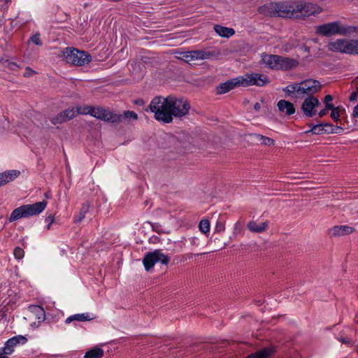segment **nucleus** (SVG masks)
Returning <instances> with one entry per match:
<instances>
[{
    "instance_id": "obj_1",
    "label": "nucleus",
    "mask_w": 358,
    "mask_h": 358,
    "mask_svg": "<svg viewBox=\"0 0 358 358\" xmlns=\"http://www.w3.org/2000/svg\"><path fill=\"white\" fill-rule=\"evenodd\" d=\"M277 17L289 18H304L319 14L322 8L316 4L303 1L292 3H277Z\"/></svg>"
},
{
    "instance_id": "obj_2",
    "label": "nucleus",
    "mask_w": 358,
    "mask_h": 358,
    "mask_svg": "<svg viewBox=\"0 0 358 358\" xmlns=\"http://www.w3.org/2000/svg\"><path fill=\"white\" fill-rule=\"evenodd\" d=\"M268 81V78L266 76L254 73L231 78L220 83L217 90H232L238 87H246L252 85L262 87Z\"/></svg>"
},
{
    "instance_id": "obj_3",
    "label": "nucleus",
    "mask_w": 358,
    "mask_h": 358,
    "mask_svg": "<svg viewBox=\"0 0 358 358\" xmlns=\"http://www.w3.org/2000/svg\"><path fill=\"white\" fill-rule=\"evenodd\" d=\"M357 28L355 26L345 25L339 21H334L316 27L315 31L322 36H351L357 31Z\"/></svg>"
},
{
    "instance_id": "obj_4",
    "label": "nucleus",
    "mask_w": 358,
    "mask_h": 358,
    "mask_svg": "<svg viewBox=\"0 0 358 358\" xmlns=\"http://www.w3.org/2000/svg\"><path fill=\"white\" fill-rule=\"evenodd\" d=\"M150 109L155 114L157 120L170 123L173 118L170 115L169 108V96L166 98L162 96H157L154 98L150 106Z\"/></svg>"
},
{
    "instance_id": "obj_5",
    "label": "nucleus",
    "mask_w": 358,
    "mask_h": 358,
    "mask_svg": "<svg viewBox=\"0 0 358 358\" xmlns=\"http://www.w3.org/2000/svg\"><path fill=\"white\" fill-rule=\"evenodd\" d=\"M261 62L265 67L276 70H289L297 66V62L287 57L276 55L263 53L261 56Z\"/></svg>"
},
{
    "instance_id": "obj_6",
    "label": "nucleus",
    "mask_w": 358,
    "mask_h": 358,
    "mask_svg": "<svg viewBox=\"0 0 358 358\" xmlns=\"http://www.w3.org/2000/svg\"><path fill=\"white\" fill-rule=\"evenodd\" d=\"M47 206L45 201L36 202L33 204L21 206L15 208L10 214L9 221L15 222L20 218L34 216L42 213Z\"/></svg>"
},
{
    "instance_id": "obj_7",
    "label": "nucleus",
    "mask_w": 358,
    "mask_h": 358,
    "mask_svg": "<svg viewBox=\"0 0 358 358\" xmlns=\"http://www.w3.org/2000/svg\"><path fill=\"white\" fill-rule=\"evenodd\" d=\"M59 56L67 63L75 66H84L90 63L92 59L91 56L86 52L69 47L62 50Z\"/></svg>"
},
{
    "instance_id": "obj_8",
    "label": "nucleus",
    "mask_w": 358,
    "mask_h": 358,
    "mask_svg": "<svg viewBox=\"0 0 358 358\" xmlns=\"http://www.w3.org/2000/svg\"><path fill=\"white\" fill-rule=\"evenodd\" d=\"M331 51L341 52L346 54H358V40L338 38L327 45Z\"/></svg>"
},
{
    "instance_id": "obj_9",
    "label": "nucleus",
    "mask_w": 358,
    "mask_h": 358,
    "mask_svg": "<svg viewBox=\"0 0 358 358\" xmlns=\"http://www.w3.org/2000/svg\"><path fill=\"white\" fill-rule=\"evenodd\" d=\"M169 108L172 118L173 116L180 117L188 113L190 104L185 98L169 96Z\"/></svg>"
},
{
    "instance_id": "obj_10",
    "label": "nucleus",
    "mask_w": 358,
    "mask_h": 358,
    "mask_svg": "<svg viewBox=\"0 0 358 358\" xmlns=\"http://www.w3.org/2000/svg\"><path fill=\"white\" fill-rule=\"evenodd\" d=\"M169 258L165 255L161 250H155L153 252H148L143 259V263L147 271H150L155 264L161 262L163 264L169 263Z\"/></svg>"
},
{
    "instance_id": "obj_11",
    "label": "nucleus",
    "mask_w": 358,
    "mask_h": 358,
    "mask_svg": "<svg viewBox=\"0 0 358 358\" xmlns=\"http://www.w3.org/2000/svg\"><path fill=\"white\" fill-rule=\"evenodd\" d=\"M320 105L317 98L313 96H306L302 104L301 110L305 117H312L317 113V108Z\"/></svg>"
},
{
    "instance_id": "obj_12",
    "label": "nucleus",
    "mask_w": 358,
    "mask_h": 358,
    "mask_svg": "<svg viewBox=\"0 0 358 358\" xmlns=\"http://www.w3.org/2000/svg\"><path fill=\"white\" fill-rule=\"evenodd\" d=\"M325 84L313 79H307L301 83H294L287 87L286 90H319L325 87Z\"/></svg>"
},
{
    "instance_id": "obj_13",
    "label": "nucleus",
    "mask_w": 358,
    "mask_h": 358,
    "mask_svg": "<svg viewBox=\"0 0 358 358\" xmlns=\"http://www.w3.org/2000/svg\"><path fill=\"white\" fill-rule=\"evenodd\" d=\"M91 116L105 122L114 123L117 121L115 113L101 106H93Z\"/></svg>"
},
{
    "instance_id": "obj_14",
    "label": "nucleus",
    "mask_w": 358,
    "mask_h": 358,
    "mask_svg": "<svg viewBox=\"0 0 358 358\" xmlns=\"http://www.w3.org/2000/svg\"><path fill=\"white\" fill-rule=\"evenodd\" d=\"M27 341V339L22 336H14L6 342L4 347L1 348V351L8 356L14 352L15 347L18 344H24Z\"/></svg>"
},
{
    "instance_id": "obj_15",
    "label": "nucleus",
    "mask_w": 358,
    "mask_h": 358,
    "mask_svg": "<svg viewBox=\"0 0 358 358\" xmlns=\"http://www.w3.org/2000/svg\"><path fill=\"white\" fill-rule=\"evenodd\" d=\"M76 117V110L74 108H67L59 113L55 117L50 119L53 124H59L72 120Z\"/></svg>"
},
{
    "instance_id": "obj_16",
    "label": "nucleus",
    "mask_w": 358,
    "mask_h": 358,
    "mask_svg": "<svg viewBox=\"0 0 358 358\" xmlns=\"http://www.w3.org/2000/svg\"><path fill=\"white\" fill-rule=\"evenodd\" d=\"M117 117V121H114V123L126 122L131 123L133 121L138 120V115L131 110H125L122 114H115Z\"/></svg>"
},
{
    "instance_id": "obj_17",
    "label": "nucleus",
    "mask_w": 358,
    "mask_h": 358,
    "mask_svg": "<svg viewBox=\"0 0 358 358\" xmlns=\"http://www.w3.org/2000/svg\"><path fill=\"white\" fill-rule=\"evenodd\" d=\"M353 231V228L348 226H335L329 230V234L331 236H340L350 234Z\"/></svg>"
},
{
    "instance_id": "obj_18",
    "label": "nucleus",
    "mask_w": 358,
    "mask_h": 358,
    "mask_svg": "<svg viewBox=\"0 0 358 358\" xmlns=\"http://www.w3.org/2000/svg\"><path fill=\"white\" fill-rule=\"evenodd\" d=\"M20 175L17 170H9L0 173V186L14 180Z\"/></svg>"
},
{
    "instance_id": "obj_19",
    "label": "nucleus",
    "mask_w": 358,
    "mask_h": 358,
    "mask_svg": "<svg viewBox=\"0 0 358 358\" xmlns=\"http://www.w3.org/2000/svg\"><path fill=\"white\" fill-rule=\"evenodd\" d=\"M277 106L280 112L287 115H291L295 113V108L291 102L286 100H280L278 102Z\"/></svg>"
},
{
    "instance_id": "obj_20",
    "label": "nucleus",
    "mask_w": 358,
    "mask_h": 358,
    "mask_svg": "<svg viewBox=\"0 0 358 358\" xmlns=\"http://www.w3.org/2000/svg\"><path fill=\"white\" fill-rule=\"evenodd\" d=\"M277 3H270L259 8V12L266 16L277 17Z\"/></svg>"
},
{
    "instance_id": "obj_21",
    "label": "nucleus",
    "mask_w": 358,
    "mask_h": 358,
    "mask_svg": "<svg viewBox=\"0 0 358 358\" xmlns=\"http://www.w3.org/2000/svg\"><path fill=\"white\" fill-rule=\"evenodd\" d=\"M93 318L91 317L90 314L89 313H78L70 315L68 317L66 320V324H70L71 322L73 321H78V322H86L90 321L92 320Z\"/></svg>"
},
{
    "instance_id": "obj_22",
    "label": "nucleus",
    "mask_w": 358,
    "mask_h": 358,
    "mask_svg": "<svg viewBox=\"0 0 358 358\" xmlns=\"http://www.w3.org/2000/svg\"><path fill=\"white\" fill-rule=\"evenodd\" d=\"M247 227L252 232L262 233L267 229L268 222H264L258 224L255 221H250L247 224Z\"/></svg>"
},
{
    "instance_id": "obj_23",
    "label": "nucleus",
    "mask_w": 358,
    "mask_h": 358,
    "mask_svg": "<svg viewBox=\"0 0 358 358\" xmlns=\"http://www.w3.org/2000/svg\"><path fill=\"white\" fill-rule=\"evenodd\" d=\"M214 30L219 36L222 37L229 38L235 34V31L233 29L220 25H215Z\"/></svg>"
},
{
    "instance_id": "obj_24",
    "label": "nucleus",
    "mask_w": 358,
    "mask_h": 358,
    "mask_svg": "<svg viewBox=\"0 0 358 358\" xmlns=\"http://www.w3.org/2000/svg\"><path fill=\"white\" fill-rule=\"evenodd\" d=\"M103 350L99 347H94L85 352L84 358H101L103 356Z\"/></svg>"
},
{
    "instance_id": "obj_25",
    "label": "nucleus",
    "mask_w": 358,
    "mask_h": 358,
    "mask_svg": "<svg viewBox=\"0 0 358 358\" xmlns=\"http://www.w3.org/2000/svg\"><path fill=\"white\" fill-rule=\"evenodd\" d=\"M192 58L194 59H206L210 58L213 54L209 52H205L203 50H193L189 51V53Z\"/></svg>"
},
{
    "instance_id": "obj_26",
    "label": "nucleus",
    "mask_w": 358,
    "mask_h": 358,
    "mask_svg": "<svg viewBox=\"0 0 358 358\" xmlns=\"http://www.w3.org/2000/svg\"><path fill=\"white\" fill-rule=\"evenodd\" d=\"M31 311L36 315V319L39 321H44L45 319V310L38 306H34L30 307Z\"/></svg>"
},
{
    "instance_id": "obj_27",
    "label": "nucleus",
    "mask_w": 358,
    "mask_h": 358,
    "mask_svg": "<svg viewBox=\"0 0 358 358\" xmlns=\"http://www.w3.org/2000/svg\"><path fill=\"white\" fill-rule=\"evenodd\" d=\"M90 205L88 203H83L79 213L74 217V222L76 223L80 222L85 217L86 213L88 212Z\"/></svg>"
},
{
    "instance_id": "obj_28",
    "label": "nucleus",
    "mask_w": 358,
    "mask_h": 358,
    "mask_svg": "<svg viewBox=\"0 0 358 358\" xmlns=\"http://www.w3.org/2000/svg\"><path fill=\"white\" fill-rule=\"evenodd\" d=\"M254 137L257 141H259L262 145L271 146L275 144V141L271 138L264 136L261 134H255Z\"/></svg>"
},
{
    "instance_id": "obj_29",
    "label": "nucleus",
    "mask_w": 358,
    "mask_h": 358,
    "mask_svg": "<svg viewBox=\"0 0 358 358\" xmlns=\"http://www.w3.org/2000/svg\"><path fill=\"white\" fill-rule=\"evenodd\" d=\"M93 106L89 105L78 106L76 108V115H92Z\"/></svg>"
},
{
    "instance_id": "obj_30",
    "label": "nucleus",
    "mask_w": 358,
    "mask_h": 358,
    "mask_svg": "<svg viewBox=\"0 0 358 358\" xmlns=\"http://www.w3.org/2000/svg\"><path fill=\"white\" fill-rule=\"evenodd\" d=\"M324 131L327 134H338L343 131V129L338 126H334L331 123L324 124Z\"/></svg>"
},
{
    "instance_id": "obj_31",
    "label": "nucleus",
    "mask_w": 358,
    "mask_h": 358,
    "mask_svg": "<svg viewBox=\"0 0 358 358\" xmlns=\"http://www.w3.org/2000/svg\"><path fill=\"white\" fill-rule=\"evenodd\" d=\"M131 68H132L131 72L134 75L135 78L137 80L141 79L143 76V73L142 71V69H141L140 65L137 64L136 63H134V64H131Z\"/></svg>"
},
{
    "instance_id": "obj_32",
    "label": "nucleus",
    "mask_w": 358,
    "mask_h": 358,
    "mask_svg": "<svg viewBox=\"0 0 358 358\" xmlns=\"http://www.w3.org/2000/svg\"><path fill=\"white\" fill-rule=\"evenodd\" d=\"M271 354L268 349L262 350L255 354L250 355L247 358H267Z\"/></svg>"
},
{
    "instance_id": "obj_33",
    "label": "nucleus",
    "mask_w": 358,
    "mask_h": 358,
    "mask_svg": "<svg viewBox=\"0 0 358 358\" xmlns=\"http://www.w3.org/2000/svg\"><path fill=\"white\" fill-rule=\"evenodd\" d=\"M199 229L203 234L210 231V222L208 220H202L199 223Z\"/></svg>"
},
{
    "instance_id": "obj_34",
    "label": "nucleus",
    "mask_w": 358,
    "mask_h": 358,
    "mask_svg": "<svg viewBox=\"0 0 358 358\" xmlns=\"http://www.w3.org/2000/svg\"><path fill=\"white\" fill-rule=\"evenodd\" d=\"M324 124H316L312 127L310 131L314 134H322L325 133V131H324Z\"/></svg>"
},
{
    "instance_id": "obj_35",
    "label": "nucleus",
    "mask_w": 358,
    "mask_h": 358,
    "mask_svg": "<svg viewBox=\"0 0 358 358\" xmlns=\"http://www.w3.org/2000/svg\"><path fill=\"white\" fill-rule=\"evenodd\" d=\"M40 36L41 35L38 32L36 33L29 38L28 43L31 42L32 43L36 45H42V42L41 41Z\"/></svg>"
},
{
    "instance_id": "obj_36",
    "label": "nucleus",
    "mask_w": 358,
    "mask_h": 358,
    "mask_svg": "<svg viewBox=\"0 0 358 358\" xmlns=\"http://www.w3.org/2000/svg\"><path fill=\"white\" fill-rule=\"evenodd\" d=\"M338 109H336L335 108V106H333V108H330V110L331 111V117L332 118V120L336 122H339L341 120H340V117L341 116V113H339L338 112Z\"/></svg>"
},
{
    "instance_id": "obj_37",
    "label": "nucleus",
    "mask_w": 358,
    "mask_h": 358,
    "mask_svg": "<svg viewBox=\"0 0 358 358\" xmlns=\"http://www.w3.org/2000/svg\"><path fill=\"white\" fill-rule=\"evenodd\" d=\"M333 99H334V98L331 95L328 94V95L325 96V97L323 100V102L325 104L326 108H333V106H334L332 103Z\"/></svg>"
},
{
    "instance_id": "obj_38",
    "label": "nucleus",
    "mask_w": 358,
    "mask_h": 358,
    "mask_svg": "<svg viewBox=\"0 0 358 358\" xmlns=\"http://www.w3.org/2000/svg\"><path fill=\"white\" fill-rule=\"evenodd\" d=\"M224 229H225L224 222H222L220 220H217L216 225H215V231L217 233H220V232L224 231Z\"/></svg>"
},
{
    "instance_id": "obj_39",
    "label": "nucleus",
    "mask_w": 358,
    "mask_h": 358,
    "mask_svg": "<svg viewBox=\"0 0 358 358\" xmlns=\"http://www.w3.org/2000/svg\"><path fill=\"white\" fill-rule=\"evenodd\" d=\"M338 341L343 343L346 344L348 346H352L355 344V342L350 338L348 337H340Z\"/></svg>"
},
{
    "instance_id": "obj_40",
    "label": "nucleus",
    "mask_w": 358,
    "mask_h": 358,
    "mask_svg": "<svg viewBox=\"0 0 358 358\" xmlns=\"http://www.w3.org/2000/svg\"><path fill=\"white\" fill-rule=\"evenodd\" d=\"M5 66L9 68L12 71H16L18 69V66L15 62L9 60H6L4 62Z\"/></svg>"
},
{
    "instance_id": "obj_41",
    "label": "nucleus",
    "mask_w": 358,
    "mask_h": 358,
    "mask_svg": "<svg viewBox=\"0 0 358 358\" xmlns=\"http://www.w3.org/2000/svg\"><path fill=\"white\" fill-rule=\"evenodd\" d=\"M14 256L16 259H20L24 257V251L20 248H16L14 250Z\"/></svg>"
},
{
    "instance_id": "obj_42",
    "label": "nucleus",
    "mask_w": 358,
    "mask_h": 358,
    "mask_svg": "<svg viewBox=\"0 0 358 358\" xmlns=\"http://www.w3.org/2000/svg\"><path fill=\"white\" fill-rule=\"evenodd\" d=\"M35 73V71L29 67H27L24 72V77H31Z\"/></svg>"
},
{
    "instance_id": "obj_43",
    "label": "nucleus",
    "mask_w": 358,
    "mask_h": 358,
    "mask_svg": "<svg viewBox=\"0 0 358 358\" xmlns=\"http://www.w3.org/2000/svg\"><path fill=\"white\" fill-rule=\"evenodd\" d=\"M46 222H48V224L47 226V229H50L51 224L55 222V217L53 215H49L46 218Z\"/></svg>"
},
{
    "instance_id": "obj_44",
    "label": "nucleus",
    "mask_w": 358,
    "mask_h": 358,
    "mask_svg": "<svg viewBox=\"0 0 358 358\" xmlns=\"http://www.w3.org/2000/svg\"><path fill=\"white\" fill-rule=\"evenodd\" d=\"M330 110V108H326V106L324 107V108L322 109L319 113H318V115L320 117H324V115H326L328 113V111Z\"/></svg>"
},
{
    "instance_id": "obj_45",
    "label": "nucleus",
    "mask_w": 358,
    "mask_h": 358,
    "mask_svg": "<svg viewBox=\"0 0 358 358\" xmlns=\"http://www.w3.org/2000/svg\"><path fill=\"white\" fill-rule=\"evenodd\" d=\"M189 52H186L183 54V58L186 62H189L192 60H194V58H192V56H190L189 54H188Z\"/></svg>"
},
{
    "instance_id": "obj_46",
    "label": "nucleus",
    "mask_w": 358,
    "mask_h": 358,
    "mask_svg": "<svg viewBox=\"0 0 358 358\" xmlns=\"http://www.w3.org/2000/svg\"><path fill=\"white\" fill-rule=\"evenodd\" d=\"M352 115L353 118L358 117V103H357V105L355 107H354Z\"/></svg>"
},
{
    "instance_id": "obj_47",
    "label": "nucleus",
    "mask_w": 358,
    "mask_h": 358,
    "mask_svg": "<svg viewBox=\"0 0 358 358\" xmlns=\"http://www.w3.org/2000/svg\"><path fill=\"white\" fill-rule=\"evenodd\" d=\"M357 98V92H354L353 93H352V94L350 95V100L353 101H355Z\"/></svg>"
},
{
    "instance_id": "obj_48",
    "label": "nucleus",
    "mask_w": 358,
    "mask_h": 358,
    "mask_svg": "<svg viewBox=\"0 0 358 358\" xmlns=\"http://www.w3.org/2000/svg\"><path fill=\"white\" fill-rule=\"evenodd\" d=\"M261 108V105L259 103H256L254 106V109L257 111L259 110Z\"/></svg>"
},
{
    "instance_id": "obj_49",
    "label": "nucleus",
    "mask_w": 358,
    "mask_h": 358,
    "mask_svg": "<svg viewBox=\"0 0 358 358\" xmlns=\"http://www.w3.org/2000/svg\"><path fill=\"white\" fill-rule=\"evenodd\" d=\"M0 358H9L8 356L4 354L2 351L0 352Z\"/></svg>"
},
{
    "instance_id": "obj_50",
    "label": "nucleus",
    "mask_w": 358,
    "mask_h": 358,
    "mask_svg": "<svg viewBox=\"0 0 358 358\" xmlns=\"http://www.w3.org/2000/svg\"><path fill=\"white\" fill-rule=\"evenodd\" d=\"M135 103H136L138 105H143L144 101L143 100L140 99V100L136 101Z\"/></svg>"
},
{
    "instance_id": "obj_51",
    "label": "nucleus",
    "mask_w": 358,
    "mask_h": 358,
    "mask_svg": "<svg viewBox=\"0 0 358 358\" xmlns=\"http://www.w3.org/2000/svg\"><path fill=\"white\" fill-rule=\"evenodd\" d=\"M335 108H336V109H338V112L339 113H341V110H343V106H335Z\"/></svg>"
},
{
    "instance_id": "obj_52",
    "label": "nucleus",
    "mask_w": 358,
    "mask_h": 358,
    "mask_svg": "<svg viewBox=\"0 0 358 358\" xmlns=\"http://www.w3.org/2000/svg\"><path fill=\"white\" fill-rule=\"evenodd\" d=\"M354 83L355 85L356 90H358V77L355 79Z\"/></svg>"
},
{
    "instance_id": "obj_53",
    "label": "nucleus",
    "mask_w": 358,
    "mask_h": 358,
    "mask_svg": "<svg viewBox=\"0 0 358 358\" xmlns=\"http://www.w3.org/2000/svg\"><path fill=\"white\" fill-rule=\"evenodd\" d=\"M344 113H345V108H343V110H341V115H343Z\"/></svg>"
},
{
    "instance_id": "obj_54",
    "label": "nucleus",
    "mask_w": 358,
    "mask_h": 358,
    "mask_svg": "<svg viewBox=\"0 0 358 358\" xmlns=\"http://www.w3.org/2000/svg\"><path fill=\"white\" fill-rule=\"evenodd\" d=\"M227 91L225 90H223V91H220L219 92V94H224V92H226Z\"/></svg>"
},
{
    "instance_id": "obj_55",
    "label": "nucleus",
    "mask_w": 358,
    "mask_h": 358,
    "mask_svg": "<svg viewBox=\"0 0 358 358\" xmlns=\"http://www.w3.org/2000/svg\"><path fill=\"white\" fill-rule=\"evenodd\" d=\"M3 313L1 311H0V316H3Z\"/></svg>"
},
{
    "instance_id": "obj_56",
    "label": "nucleus",
    "mask_w": 358,
    "mask_h": 358,
    "mask_svg": "<svg viewBox=\"0 0 358 358\" xmlns=\"http://www.w3.org/2000/svg\"><path fill=\"white\" fill-rule=\"evenodd\" d=\"M356 27L357 28V31H358V27Z\"/></svg>"
},
{
    "instance_id": "obj_57",
    "label": "nucleus",
    "mask_w": 358,
    "mask_h": 358,
    "mask_svg": "<svg viewBox=\"0 0 358 358\" xmlns=\"http://www.w3.org/2000/svg\"><path fill=\"white\" fill-rule=\"evenodd\" d=\"M357 351H358V346H357Z\"/></svg>"
}]
</instances>
